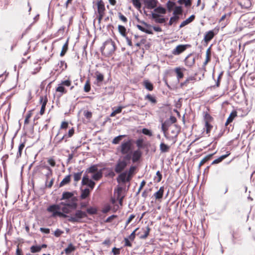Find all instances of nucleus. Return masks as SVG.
Here are the masks:
<instances>
[{
	"mask_svg": "<svg viewBox=\"0 0 255 255\" xmlns=\"http://www.w3.org/2000/svg\"><path fill=\"white\" fill-rule=\"evenodd\" d=\"M214 120L213 118L207 112L204 113V121L205 123H212Z\"/></svg>",
	"mask_w": 255,
	"mask_h": 255,
	"instance_id": "473e14b6",
	"label": "nucleus"
},
{
	"mask_svg": "<svg viewBox=\"0 0 255 255\" xmlns=\"http://www.w3.org/2000/svg\"><path fill=\"white\" fill-rule=\"evenodd\" d=\"M76 250V247L73 246V245L71 243L69 244L68 247L64 250V252L67 255H69L72 252L75 251Z\"/></svg>",
	"mask_w": 255,
	"mask_h": 255,
	"instance_id": "c756f323",
	"label": "nucleus"
},
{
	"mask_svg": "<svg viewBox=\"0 0 255 255\" xmlns=\"http://www.w3.org/2000/svg\"><path fill=\"white\" fill-rule=\"evenodd\" d=\"M125 136H126V135H120L118 136H116L113 139L112 143L114 144H117L120 142V141L122 139V138Z\"/></svg>",
	"mask_w": 255,
	"mask_h": 255,
	"instance_id": "09e8293b",
	"label": "nucleus"
},
{
	"mask_svg": "<svg viewBox=\"0 0 255 255\" xmlns=\"http://www.w3.org/2000/svg\"><path fill=\"white\" fill-rule=\"evenodd\" d=\"M196 78L194 76H190L187 78L184 82L181 83V86H186L190 82H194Z\"/></svg>",
	"mask_w": 255,
	"mask_h": 255,
	"instance_id": "79ce46f5",
	"label": "nucleus"
},
{
	"mask_svg": "<svg viewBox=\"0 0 255 255\" xmlns=\"http://www.w3.org/2000/svg\"><path fill=\"white\" fill-rule=\"evenodd\" d=\"M179 17L178 15H174L170 18L168 24L171 25L173 23H176L179 19Z\"/></svg>",
	"mask_w": 255,
	"mask_h": 255,
	"instance_id": "4d7b16f0",
	"label": "nucleus"
},
{
	"mask_svg": "<svg viewBox=\"0 0 255 255\" xmlns=\"http://www.w3.org/2000/svg\"><path fill=\"white\" fill-rule=\"evenodd\" d=\"M156 175L157 177H155L154 179L155 182L158 183L160 182L162 179V174L159 171H157L156 172Z\"/></svg>",
	"mask_w": 255,
	"mask_h": 255,
	"instance_id": "bf43d9fd",
	"label": "nucleus"
},
{
	"mask_svg": "<svg viewBox=\"0 0 255 255\" xmlns=\"http://www.w3.org/2000/svg\"><path fill=\"white\" fill-rule=\"evenodd\" d=\"M127 172H123L120 173V175L117 178V180L118 183H123L125 184L127 182Z\"/></svg>",
	"mask_w": 255,
	"mask_h": 255,
	"instance_id": "aec40b11",
	"label": "nucleus"
},
{
	"mask_svg": "<svg viewBox=\"0 0 255 255\" xmlns=\"http://www.w3.org/2000/svg\"><path fill=\"white\" fill-rule=\"evenodd\" d=\"M72 82L70 79H67L64 81H62L60 84L56 88V91L57 92H60L61 93V96L63 94H65L67 93V90L64 88V86L69 87L71 85Z\"/></svg>",
	"mask_w": 255,
	"mask_h": 255,
	"instance_id": "1a4fd4ad",
	"label": "nucleus"
},
{
	"mask_svg": "<svg viewBox=\"0 0 255 255\" xmlns=\"http://www.w3.org/2000/svg\"><path fill=\"white\" fill-rule=\"evenodd\" d=\"M134 6L137 9H140L141 6L140 0H132Z\"/></svg>",
	"mask_w": 255,
	"mask_h": 255,
	"instance_id": "5fc2aeb1",
	"label": "nucleus"
},
{
	"mask_svg": "<svg viewBox=\"0 0 255 255\" xmlns=\"http://www.w3.org/2000/svg\"><path fill=\"white\" fill-rule=\"evenodd\" d=\"M111 209V206L109 204H107L104 206V207H103V208L102 210V212L103 213H107L108 212H109Z\"/></svg>",
	"mask_w": 255,
	"mask_h": 255,
	"instance_id": "0e129e2a",
	"label": "nucleus"
},
{
	"mask_svg": "<svg viewBox=\"0 0 255 255\" xmlns=\"http://www.w3.org/2000/svg\"><path fill=\"white\" fill-rule=\"evenodd\" d=\"M95 77L98 83H102L104 80V75L99 71L95 73Z\"/></svg>",
	"mask_w": 255,
	"mask_h": 255,
	"instance_id": "2f4dec72",
	"label": "nucleus"
},
{
	"mask_svg": "<svg viewBox=\"0 0 255 255\" xmlns=\"http://www.w3.org/2000/svg\"><path fill=\"white\" fill-rule=\"evenodd\" d=\"M211 60V48L209 47L206 52V58L203 64V68L206 71V66Z\"/></svg>",
	"mask_w": 255,
	"mask_h": 255,
	"instance_id": "4468645a",
	"label": "nucleus"
},
{
	"mask_svg": "<svg viewBox=\"0 0 255 255\" xmlns=\"http://www.w3.org/2000/svg\"><path fill=\"white\" fill-rule=\"evenodd\" d=\"M124 187L121 186H118L116 189H115V193H117V198H120L122 197L124 195L122 194Z\"/></svg>",
	"mask_w": 255,
	"mask_h": 255,
	"instance_id": "ea45409f",
	"label": "nucleus"
},
{
	"mask_svg": "<svg viewBox=\"0 0 255 255\" xmlns=\"http://www.w3.org/2000/svg\"><path fill=\"white\" fill-rule=\"evenodd\" d=\"M135 144L138 148L137 149H139L140 150L147 146V144L144 142L142 138H138L135 141Z\"/></svg>",
	"mask_w": 255,
	"mask_h": 255,
	"instance_id": "412c9836",
	"label": "nucleus"
},
{
	"mask_svg": "<svg viewBox=\"0 0 255 255\" xmlns=\"http://www.w3.org/2000/svg\"><path fill=\"white\" fill-rule=\"evenodd\" d=\"M76 197L73 198L69 201H66L65 202H61L59 203L60 205V210L62 211V213L66 215L69 214L71 212L70 209H75L77 207V204Z\"/></svg>",
	"mask_w": 255,
	"mask_h": 255,
	"instance_id": "f03ea898",
	"label": "nucleus"
},
{
	"mask_svg": "<svg viewBox=\"0 0 255 255\" xmlns=\"http://www.w3.org/2000/svg\"><path fill=\"white\" fill-rule=\"evenodd\" d=\"M118 31L120 32V34L124 37H126L127 36V29L124 26L119 25H118Z\"/></svg>",
	"mask_w": 255,
	"mask_h": 255,
	"instance_id": "72a5a7b5",
	"label": "nucleus"
},
{
	"mask_svg": "<svg viewBox=\"0 0 255 255\" xmlns=\"http://www.w3.org/2000/svg\"><path fill=\"white\" fill-rule=\"evenodd\" d=\"M48 100L47 95H45L44 96H41L40 97L39 102V104L41 105V107L39 114L41 116H42L45 113V107L48 103Z\"/></svg>",
	"mask_w": 255,
	"mask_h": 255,
	"instance_id": "9b49d317",
	"label": "nucleus"
},
{
	"mask_svg": "<svg viewBox=\"0 0 255 255\" xmlns=\"http://www.w3.org/2000/svg\"><path fill=\"white\" fill-rule=\"evenodd\" d=\"M143 234L140 236L139 238L141 239H145L148 236L150 229L148 226H147L145 229H142Z\"/></svg>",
	"mask_w": 255,
	"mask_h": 255,
	"instance_id": "c85d7f7f",
	"label": "nucleus"
},
{
	"mask_svg": "<svg viewBox=\"0 0 255 255\" xmlns=\"http://www.w3.org/2000/svg\"><path fill=\"white\" fill-rule=\"evenodd\" d=\"M142 156V151L139 149L134 150L132 154V161L133 162L138 161Z\"/></svg>",
	"mask_w": 255,
	"mask_h": 255,
	"instance_id": "2eb2a0df",
	"label": "nucleus"
},
{
	"mask_svg": "<svg viewBox=\"0 0 255 255\" xmlns=\"http://www.w3.org/2000/svg\"><path fill=\"white\" fill-rule=\"evenodd\" d=\"M138 228H137L135 229L131 233V234L128 236V239L131 241H133L135 238V232L138 230Z\"/></svg>",
	"mask_w": 255,
	"mask_h": 255,
	"instance_id": "680f3d73",
	"label": "nucleus"
},
{
	"mask_svg": "<svg viewBox=\"0 0 255 255\" xmlns=\"http://www.w3.org/2000/svg\"><path fill=\"white\" fill-rule=\"evenodd\" d=\"M98 164L92 165L87 168L86 171L87 173L93 174L91 177L95 181L100 180L103 177V170H98Z\"/></svg>",
	"mask_w": 255,
	"mask_h": 255,
	"instance_id": "20e7f679",
	"label": "nucleus"
},
{
	"mask_svg": "<svg viewBox=\"0 0 255 255\" xmlns=\"http://www.w3.org/2000/svg\"><path fill=\"white\" fill-rule=\"evenodd\" d=\"M238 3L243 8H248L252 5L250 0H238Z\"/></svg>",
	"mask_w": 255,
	"mask_h": 255,
	"instance_id": "6ab92c4d",
	"label": "nucleus"
},
{
	"mask_svg": "<svg viewBox=\"0 0 255 255\" xmlns=\"http://www.w3.org/2000/svg\"><path fill=\"white\" fill-rule=\"evenodd\" d=\"M179 131V128L176 125H173L170 128L169 132H167V131L166 134L164 135L167 139L173 140V142L175 143Z\"/></svg>",
	"mask_w": 255,
	"mask_h": 255,
	"instance_id": "0eeeda50",
	"label": "nucleus"
},
{
	"mask_svg": "<svg viewBox=\"0 0 255 255\" xmlns=\"http://www.w3.org/2000/svg\"><path fill=\"white\" fill-rule=\"evenodd\" d=\"M66 137H67V135L65 134L61 138H59L58 137V133H57V135L54 137L53 141V143L54 144V146H57Z\"/></svg>",
	"mask_w": 255,
	"mask_h": 255,
	"instance_id": "cd10ccee",
	"label": "nucleus"
},
{
	"mask_svg": "<svg viewBox=\"0 0 255 255\" xmlns=\"http://www.w3.org/2000/svg\"><path fill=\"white\" fill-rule=\"evenodd\" d=\"M82 184L83 185L88 186L91 190L94 189L95 185V182L92 179H89L87 175H84L83 177Z\"/></svg>",
	"mask_w": 255,
	"mask_h": 255,
	"instance_id": "ddd939ff",
	"label": "nucleus"
},
{
	"mask_svg": "<svg viewBox=\"0 0 255 255\" xmlns=\"http://www.w3.org/2000/svg\"><path fill=\"white\" fill-rule=\"evenodd\" d=\"M237 112L236 110L233 111L231 114H230L229 117L228 118L226 123H225V126L227 127L228 126L230 123H231L235 118L237 117Z\"/></svg>",
	"mask_w": 255,
	"mask_h": 255,
	"instance_id": "f3484780",
	"label": "nucleus"
},
{
	"mask_svg": "<svg viewBox=\"0 0 255 255\" xmlns=\"http://www.w3.org/2000/svg\"><path fill=\"white\" fill-rule=\"evenodd\" d=\"M215 36V33L213 30H210L206 33L204 40L207 43L211 40Z\"/></svg>",
	"mask_w": 255,
	"mask_h": 255,
	"instance_id": "5701e85b",
	"label": "nucleus"
},
{
	"mask_svg": "<svg viewBox=\"0 0 255 255\" xmlns=\"http://www.w3.org/2000/svg\"><path fill=\"white\" fill-rule=\"evenodd\" d=\"M128 164V162L125 160L119 159L115 167V171L117 173H120L124 171Z\"/></svg>",
	"mask_w": 255,
	"mask_h": 255,
	"instance_id": "9d476101",
	"label": "nucleus"
},
{
	"mask_svg": "<svg viewBox=\"0 0 255 255\" xmlns=\"http://www.w3.org/2000/svg\"><path fill=\"white\" fill-rule=\"evenodd\" d=\"M155 12L158 13H161V14H165L166 13V9L162 7H157L154 9Z\"/></svg>",
	"mask_w": 255,
	"mask_h": 255,
	"instance_id": "13d9d810",
	"label": "nucleus"
},
{
	"mask_svg": "<svg viewBox=\"0 0 255 255\" xmlns=\"http://www.w3.org/2000/svg\"><path fill=\"white\" fill-rule=\"evenodd\" d=\"M185 64L186 66L188 67H192L195 62V59L194 57L191 56V55L187 56L184 60Z\"/></svg>",
	"mask_w": 255,
	"mask_h": 255,
	"instance_id": "a211bd4d",
	"label": "nucleus"
},
{
	"mask_svg": "<svg viewBox=\"0 0 255 255\" xmlns=\"http://www.w3.org/2000/svg\"><path fill=\"white\" fill-rule=\"evenodd\" d=\"M90 194V190L88 188H86L82 190V193L80 196V198L82 199H85L88 197Z\"/></svg>",
	"mask_w": 255,
	"mask_h": 255,
	"instance_id": "e433bc0d",
	"label": "nucleus"
},
{
	"mask_svg": "<svg viewBox=\"0 0 255 255\" xmlns=\"http://www.w3.org/2000/svg\"><path fill=\"white\" fill-rule=\"evenodd\" d=\"M71 181V175H68L66 176L60 183V187L63 186L64 185L68 184Z\"/></svg>",
	"mask_w": 255,
	"mask_h": 255,
	"instance_id": "a19ab883",
	"label": "nucleus"
},
{
	"mask_svg": "<svg viewBox=\"0 0 255 255\" xmlns=\"http://www.w3.org/2000/svg\"><path fill=\"white\" fill-rule=\"evenodd\" d=\"M143 85L148 91H151L153 90V85L148 80H144L143 82Z\"/></svg>",
	"mask_w": 255,
	"mask_h": 255,
	"instance_id": "f704fd0d",
	"label": "nucleus"
},
{
	"mask_svg": "<svg viewBox=\"0 0 255 255\" xmlns=\"http://www.w3.org/2000/svg\"><path fill=\"white\" fill-rule=\"evenodd\" d=\"M164 193V187H160L159 190L155 192L153 194V196L156 200H161L163 196Z\"/></svg>",
	"mask_w": 255,
	"mask_h": 255,
	"instance_id": "4be33fe9",
	"label": "nucleus"
},
{
	"mask_svg": "<svg viewBox=\"0 0 255 255\" xmlns=\"http://www.w3.org/2000/svg\"><path fill=\"white\" fill-rule=\"evenodd\" d=\"M132 139H130L122 143L120 146V152L122 154H126L130 152L132 147Z\"/></svg>",
	"mask_w": 255,
	"mask_h": 255,
	"instance_id": "6e6552de",
	"label": "nucleus"
},
{
	"mask_svg": "<svg viewBox=\"0 0 255 255\" xmlns=\"http://www.w3.org/2000/svg\"><path fill=\"white\" fill-rule=\"evenodd\" d=\"M119 17L120 20H121L123 22L125 23H127L128 22L127 18L124 16L121 12H119Z\"/></svg>",
	"mask_w": 255,
	"mask_h": 255,
	"instance_id": "774afa93",
	"label": "nucleus"
},
{
	"mask_svg": "<svg viewBox=\"0 0 255 255\" xmlns=\"http://www.w3.org/2000/svg\"><path fill=\"white\" fill-rule=\"evenodd\" d=\"M30 251L33 254L39 253L41 251V248L39 246H32L30 248Z\"/></svg>",
	"mask_w": 255,
	"mask_h": 255,
	"instance_id": "de8ad7c7",
	"label": "nucleus"
},
{
	"mask_svg": "<svg viewBox=\"0 0 255 255\" xmlns=\"http://www.w3.org/2000/svg\"><path fill=\"white\" fill-rule=\"evenodd\" d=\"M179 2L180 3H184L186 6H190L191 5V0H179Z\"/></svg>",
	"mask_w": 255,
	"mask_h": 255,
	"instance_id": "69168bd1",
	"label": "nucleus"
},
{
	"mask_svg": "<svg viewBox=\"0 0 255 255\" xmlns=\"http://www.w3.org/2000/svg\"><path fill=\"white\" fill-rule=\"evenodd\" d=\"M33 110L29 111L26 115L25 119L24 120V125H28L29 123V119L31 117L33 114Z\"/></svg>",
	"mask_w": 255,
	"mask_h": 255,
	"instance_id": "49530a36",
	"label": "nucleus"
},
{
	"mask_svg": "<svg viewBox=\"0 0 255 255\" xmlns=\"http://www.w3.org/2000/svg\"><path fill=\"white\" fill-rule=\"evenodd\" d=\"M142 133L149 136H151L152 135V132L150 130L146 128H144L142 129Z\"/></svg>",
	"mask_w": 255,
	"mask_h": 255,
	"instance_id": "e2e57ef3",
	"label": "nucleus"
},
{
	"mask_svg": "<svg viewBox=\"0 0 255 255\" xmlns=\"http://www.w3.org/2000/svg\"><path fill=\"white\" fill-rule=\"evenodd\" d=\"M170 149V146L165 144L164 143H161L160 144V150L161 152H168Z\"/></svg>",
	"mask_w": 255,
	"mask_h": 255,
	"instance_id": "58836bf2",
	"label": "nucleus"
},
{
	"mask_svg": "<svg viewBox=\"0 0 255 255\" xmlns=\"http://www.w3.org/2000/svg\"><path fill=\"white\" fill-rule=\"evenodd\" d=\"M182 11L183 10L181 6H176L173 12V14L174 15L182 14Z\"/></svg>",
	"mask_w": 255,
	"mask_h": 255,
	"instance_id": "864d4df0",
	"label": "nucleus"
},
{
	"mask_svg": "<svg viewBox=\"0 0 255 255\" xmlns=\"http://www.w3.org/2000/svg\"><path fill=\"white\" fill-rule=\"evenodd\" d=\"M145 100H148L153 104H155L157 102L155 98L150 94H148L145 97Z\"/></svg>",
	"mask_w": 255,
	"mask_h": 255,
	"instance_id": "603ef678",
	"label": "nucleus"
},
{
	"mask_svg": "<svg viewBox=\"0 0 255 255\" xmlns=\"http://www.w3.org/2000/svg\"><path fill=\"white\" fill-rule=\"evenodd\" d=\"M74 194L72 192H64L62 193V198L61 200H67L70 199L71 200L74 198Z\"/></svg>",
	"mask_w": 255,
	"mask_h": 255,
	"instance_id": "a878e982",
	"label": "nucleus"
},
{
	"mask_svg": "<svg viewBox=\"0 0 255 255\" xmlns=\"http://www.w3.org/2000/svg\"><path fill=\"white\" fill-rule=\"evenodd\" d=\"M177 79L179 80L184 77V74L182 69L180 67H176L174 69Z\"/></svg>",
	"mask_w": 255,
	"mask_h": 255,
	"instance_id": "7c9ffc66",
	"label": "nucleus"
},
{
	"mask_svg": "<svg viewBox=\"0 0 255 255\" xmlns=\"http://www.w3.org/2000/svg\"><path fill=\"white\" fill-rule=\"evenodd\" d=\"M213 154H209L202 159L199 164V168H200L207 161L209 160L212 157Z\"/></svg>",
	"mask_w": 255,
	"mask_h": 255,
	"instance_id": "4c0bfd02",
	"label": "nucleus"
},
{
	"mask_svg": "<svg viewBox=\"0 0 255 255\" xmlns=\"http://www.w3.org/2000/svg\"><path fill=\"white\" fill-rule=\"evenodd\" d=\"M171 127V124L170 123L166 120L162 124L161 129L163 132L164 133V135L166 134V132L167 131L168 128Z\"/></svg>",
	"mask_w": 255,
	"mask_h": 255,
	"instance_id": "bb28decb",
	"label": "nucleus"
},
{
	"mask_svg": "<svg viewBox=\"0 0 255 255\" xmlns=\"http://www.w3.org/2000/svg\"><path fill=\"white\" fill-rule=\"evenodd\" d=\"M144 3L148 9L154 8L157 5L156 0H144Z\"/></svg>",
	"mask_w": 255,
	"mask_h": 255,
	"instance_id": "dca6fc26",
	"label": "nucleus"
},
{
	"mask_svg": "<svg viewBox=\"0 0 255 255\" xmlns=\"http://www.w3.org/2000/svg\"><path fill=\"white\" fill-rule=\"evenodd\" d=\"M126 155L123 157V158L122 160H125L126 161L128 162V161H130V160L132 159V155L130 154V152L126 154Z\"/></svg>",
	"mask_w": 255,
	"mask_h": 255,
	"instance_id": "338daca9",
	"label": "nucleus"
},
{
	"mask_svg": "<svg viewBox=\"0 0 255 255\" xmlns=\"http://www.w3.org/2000/svg\"><path fill=\"white\" fill-rule=\"evenodd\" d=\"M95 14L99 24H100L106 13L105 3L103 0H98L95 4Z\"/></svg>",
	"mask_w": 255,
	"mask_h": 255,
	"instance_id": "f257e3e1",
	"label": "nucleus"
},
{
	"mask_svg": "<svg viewBox=\"0 0 255 255\" xmlns=\"http://www.w3.org/2000/svg\"><path fill=\"white\" fill-rule=\"evenodd\" d=\"M189 47L188 44L179 45L177 46L172 51V54L174 55H178L183 53L186 49Z\"/></svg>",
	"mask_w": 255,
	"mask_h": 255,
	"instance_id": "f8f14e48",
	"label": "nucleus"
},
{
	"mask_svg": "<svg viewBox=\"0 0 255 255\" xmlns=\"http://www.w3.org/2000/svg\"><path fill=\"white\" fill-rule=\"evenodd\" d=\"M87 213H88L90 215H95L97 213V209L95 207H90L88 208L87 210Z\"/></svg>",
	"mask_w": 255,
	"mask_h": 255,
	"instance_id": "3c124183",
	"label": "nucleus"
},
{
	"mask_svg": "<svg viewBox=\"0 0 255 255\" xmlns=\"http://www.w3.org/2000/svg\"><path fill=\"white\" fill-rule=\"evenodd\" d=\"M68 221L71 223H82L83 219L87 217V213L81 210H77L75 214L71 216H68Z\"/></svg>",
	"mask_w": 255,
	"mask_h": 255,
	"instance_id": "39448f33",
	"label": "nucleus"
},
{
	"mask_svg": "<svg viewBox=\"0 0 255 255\" xmlns=\"http://www.w3.org/2000/svg\"><path fill=\"white\" fill-rule=\"evenodd\" d=\"M213 127V126L211 124V123H205V131L206 132L207 134H209L210 133L211 130L212 129Z\"/></svg>",
	"mask_w": 255,
	"mask_h": 255,
	"instance_id": "8fccbe9b",
	"label": "nucleus"
},
{
	"mask_svg": "<svg viewBox=\"0 0 255 255\" xmlns=\"http://www.w3.org/2000/svg\"><path fill=\"white\" fill-rule=\"evenodd\" d=\"M136 27H137V28L141 30V31L142 32H145L146 33H147V34H153V32L152 31V30L151 29H146L145 28V27H144L143 26L140 25H136Z\"/></svg>",
	"mask_w": 255,
	"mask_h": 255,
	"instance_id": "a18cd8bd",
	"label": "nucleus"
},
{
	"mask_svg": "<svg viewBox=\"0 0 255 255\" xmlns=\"http://www.w3.org/2000/svg\"><path fill=\"white\" fill-rule=\"evenodd\" d=\"M60 205L59 204H53L50 206H49L47 208V212L49 213H52L51 217H55L56 216H59L60 217L62 218H67L68 217L67 215H66L65 214H63L62 213L60 210Z\"/></svg>",
	"mask_w": 255,
	"mask_h": 255,
	"instance_id": "423d86ee",
	"label": "nucleus"
},
{
	"mask_svg": "<svg viewBox=\"0 0 255 255\" xmlns=\"http://www.w3.org/2000/svg\"><path fill=\"white\" fill-rule=\"evenodd\" d=\"M24 147H25V142H22L19 144V145L18 146V151L16 154L17 158H19L21 156L22 151Z\"/></svg>",
	"mask_w": 255,
	"mask_h": 255,
	"instance_id": "c03bdc74",
	"label": "nucleus"
},
{
	"mask_svg": "<svg viewBox=\"0 0 255 255\" xmlns=\"http://www.w3.org/2000/svg\"><path fill=\"white\" fill-rule=\"evenodd\" d=\"M47 162L51 167H53L56 166V161L55 159L52 157L48 158Z\"/></svg>",
	"mask_w": 255,
	"mask_h": 255,
	"instance_id": "052dcab7",
	"label": "nucleus"
},
{
	"mask_svg": "<svg viewBox=\"0 0 255 255\" xmlns=\"http://www.w3.org/2000/svg\"><path fill=\"white\" fill-rule=\"evenodd\" d=\"M82 174V171L74 174V180L75 182H77L81 179Z\"/></svg>",
	"mask_w": 255,
	"mask_h": 255,
	"instance_id": "6e6d98bb",
	"label": "nucleus"
},
{
	"mask_svg": "<svg viewBox=\"0 0 255 255\" xmlns=\"http://www.w3.org/2000/svg\"><path fill=\"white\" fill-rule=\"evenodd\" d=\"M69 40L67 39L65 43L63 45L62 50L60 53V56H64L68 49Z\"/></svg>",
	"mask_w": 255,
	"mask_h": 255,
	"instance_id": "c9c22d12",
	"label": "nucleus"
},
{
	"mask_svg": "<svg viewBox=\"0 0 255 255\" xmlns=\"http://www.w3.org/2000/svg\"><path fill=\"white\" fill-rule=\"evenodd\" d=\"M135 170V167L132 166L129 168L128 172H127V182H129L130 181L134 173Z\"/></svg>",
	"mask_w": 255,
	"mask_h": 255,
	"instance_id": "393cba45",
	"label": "nucleus"
},
{
	"mask_svg": "<svg viewBox=\"0 0 255 255\" xmlns=\"http://www.w3.org/2000/svg\"><path fill=\"white\" fill-rule=\"evenodd\" d=\"M116 49L115 42L111 39L107 40L102 48V53L106 56H111L115 52Z\"/></svg>",
	"mask_w": 255,
	"mask_h": 255,
	"instance_id": "7ed1b4c3",
	"label": "nucleus"
},
{
	"mask_svg": "<svg viewBox=\"0 0 255 255\" xmlns=\"http://www.w3.org/2000/svg\"><path fill=\"white\" fill-rule=\"evenodd\" d=\"M91 90V82L89 79H88L84 86V91L85 92L88 93Z\"/></svg>",
	"mask_w": 255,
	"mask_h": 255,
	"instance_id": "37998d69",
	"label": "nucleus"
},
{
	"mask_svg": "<svg viewBox=\"0 0 255 255\" xmlns=\"http://www.w3.org/2000/svg\"><path fill=\"white\" fill-rule=\"evenodd\" d=\"M152 17L155 20V21L156 23H163L166 21V20L164 18L162 17L157 13H153L152 14Z\"/></svg>",
	"mask_w": 255,
	"mask_h": 255,
	"instance_id": "b1692460",
	"label": "nucleus"
}]
</instances>
